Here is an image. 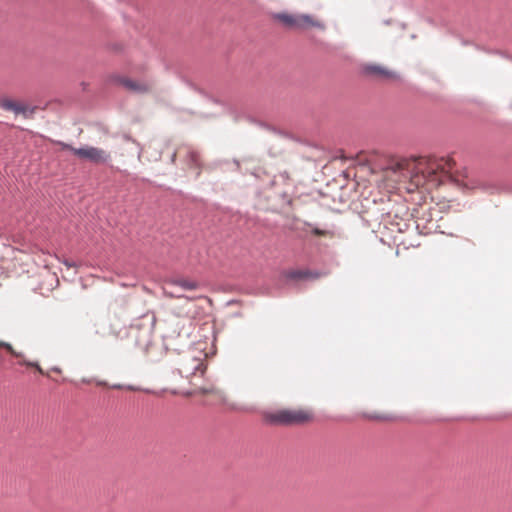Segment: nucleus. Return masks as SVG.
Masks as SVG:
<instances>
[{
	"label": "nucleus",
	"mask_w": 512,
	"mask_h": 512,
	"mask_svg": "<svg viewBox=\"0 0 512 512\" xmlns=\"http://www.w3.org/2000/svg\"><path fill=\"white\" fill-rule=\"evenodd\" d=\"M455 166L450 157L418 156L391 160L383 170L389 188L403 186L412 192L418 188L437 187L449 177Z\"/></svg>",
	"instance_id": "obj_1"
},
{
	"label": "nucleus",
	"mask_w": 512,
	"mask_h": 512,
	"mask_svg": "<svg viewBox=\"0 0 512 512\" xmlns=\"http://www.w3.org/2000/svg\"><path fill=\"white\" fill-rule=\"evenodd\" d=\"M265 420L274 425H304L314 420V413L309 408H284L267 413Z\"/></svg>",
	"instance_id": "obj_2"
},
{
	"label": "nucleus",
	"mask_w": 512,
	"mask_h": 512,
	"mask_svg": "<svg viewBox=\"0 0 512 512\" xmlns=\"http://www.w3.org/2000/svg\"><path fill=\"white\" fill-rule=\"evenodd\" d=\"M59 145L62 149L70 150L75 156L88 160L94 164H105L110 160V154L98 147L86 146L82 148H74L63 142H59Z\"/></svg>",
	"instance_id": "obj_3"
},
{
	"label": "nucleus",
	"mask_w": 512,
	"mask_h": 512,
	"mask_svg": "<svg viewBox=\"0 0 512 512\" xmlns=\"http://www.w3.org/2000/svg\"><path fill=\"white\" fill-rule=\"evenodd\" d=\"M277 19L285 26L293 29H308L311 27L323 29L324 25L318 19L307 14H278Z\"/></svg>",
	"instance_id": "obj_4"
},
{
	"label": "nucleus",
	"mask_w": 512,
	"mask_h": 512,
	"mask_svg": "<svg viewBox=\"0 0 512 512\" xmlns=\"http://www.w3.org/2000/svg\"><path fill=\"white\" fill-rule=\"evenodd\" d=\"M277 19L285 26L293 29H308L311 27L323 29L324 25L318 19L307 14H278Z\"/></svg>",
	"instance_id": "obj_5"
},
{
	"label": "nucleus",
	"mask_w": 512,
	"mask_h": 512,
	"mask_svg": "<svg viewBox=\"0 0 512 512\" xmlns=\"http://www.w3.org/2000/svg\"><path fill=\"white\" fill-rule=\"evenodd\" d=\"M362 72L366 77L378 81L391 82L399 79V75L396 71L377 63H369L363 65Z\"/></svg>",
	"instance_id": "obj_6"
},
{
	"label": "nucleus",
	"mask_w": 512,
	"mask_h": 512,
	"mask_svg": "<svg viewBox=\"0 0 512 512\" xmlns=\"http://www.w3.org/2000/svg\"><path fill=\"white\" fill-rule=\"evenodd\" d=\"M119 83L127 90L134 93H146L151 90L152 85L144 81H135L129 78H121Z\"/></svg>",
	"instance_id": "obj_7"
},
{
	"label": "nucleus",
	"mask_w": 512,
	"mask_h": 512,
	"mask_svg": "<svg viewBox=\"0 0 512 512\" xmlns=\"http://www.w3.org/2000/svg\"><path fill=\"white\" fill-rule=\"evenodd\" d=\"M0 107L7 111H12L15 114H23L26 116L28 113H32L33 109H30L28 105L22 102L14 101L11 99H3L0 102Z\"/></svg>",
	"instance_id": "obj_8"
},
{
	"label": "nucleus",
	"mask_w": 512,
	"mask_h": 512,
	"mask_svg": "<svg viewBox=\"0 0 512 512\" xmlns=\"http://www.w3.org/2000/svg\"><path fill=\"white\" fill-rule=\"evenodd\" d=\"M0 348L6 349L14 357L21 358L22 361L19 362L21 365H25L27 367H34L37 369V371L39 373L44 374L43 369L39 366V364L37 362H31V361L25 360L24 355L20 352H17L16 350H14V348L12 347L11 344L4 342V341H0Z\"/></svg>",
	"instance_id": "obj_9"
},
{
	"label": "nucleus",
	"mask_w": 512,
	"mask_h": 512,
	"mask_svg": "<svg viewBox=\"0 0 512 512\" xmlns=\"http://www.w3.org/2000/svg\"><path fill=\"white\" fill-rule=\"evenodd\" d=\"M287 277L290 279H303V278H308V277L317 278V277H319V274L312 273L310 271L293 270L287 274Z\"/></svg>",
	"instance_id": "obj_10"
},
{
	"label": "nucleus",
	"mask_w": 512,
	"mask_h": 512,
	"mask_svg": "<svg viewBox=\"0 0 512 512\" xmlns=\"http://www.w3.org/2000/svg\"><path fill=\"white\" fill-rule=\"evenodd\" d=\"M173 284L178 285L185 290H195L198 288L197 282L187 279L176 280Z\"/></svg>",
	"instance_id": "obj_11"
},
{
	"label": "nucleus",
	"mask_w": 512,
	"mask_h": 512,
	"mask_svg": "<svg viewBox=\"0 0 512 512\" xmlns=\"http://www.w3.org/2000/svg\"><path fill=\"white\" fill-rule=\"evenodd\" d=\"M312 233L316 236H329V237H333L334 234L332 231H328V230H321L319 228H314L312 230Z\"/></svg>",
	"instance_id": "obj_12"
},
{
	"label": "nucleus",
	"mask_w": 512,
	"mask_h": 512,
	"mask_svg": "<svg viewBox=\"0 0 512 512\" xmlns=\"http://www.w3.org/2000/svg\"><path fill=\"white\" fill-rule=\"evenodd\" d=\"M112 388H114V389H124L125 388V389L132 390V391L140 390L139 388H136L134 386H123L121 384H115L112 386Z\"/></svg>",
	"instance_id": "obj_13"
},
{
	"label": "nucleus",
	"mask_w": 512,
	"mask_h": 512,
	"mask_svg": "<svg viewBox=\"0 0 512 512\" xmlns=\"http://www.w3.org/2000/svg\"><path fill=\"white\" fill-rule=\"evenodd\" d=\"M190 157H191V161L195 164V165H198V161H199V155L197 152L195 151H188Z\"/></svg>",
	"instance_id": "obj_14"
},
{
	"label": "nucleus",
	"mask_w": 512,
	"mask_h": 512,
	"mask_svg": "<svg viewBox=\"0 0 512 512\" xmlns=\"http://www.w3.org/2000/svg\"><path fill=\"white\" fill-rule=\"evenodd\" d=\"M63 263L67 266V267H72L74 266L72 263H70L68 260H65L63 261Z\"/></svg>",
	"instance_id": "obj_15"
}]
</instances>
